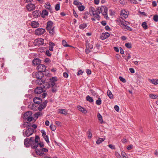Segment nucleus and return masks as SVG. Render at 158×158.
<instances>
[{
	"label": "nucleus",
	"mask_w": 158,
	"mask_h": 158,
	"mask_svg": "<svg viewBox=\"0 0 158 158\" xmlns=\"http://www.w3.org/2000/svg\"><path fill=\"white\" fill-rule=\"evenodd\" d=\"M50 128L51 129V130L52 131H54L56 129V126L53 124H51L50 125Z\"/></svg>",
	"instance_id": "nucleus-40"
},
{
	"label": "nucleus",
	"mask_w": 158,
	"mask_h": 158,
	"mask_svg": "<svg viewBox=\"0 0 158 158\" xmlns=\"http://www.w3.org/2000/svg\"><path fill=\"white\" fill-rule=\"evenodd\" d=\"M44 43V40L40 38L35 40L34 42V44L36 46H39L43 45Z\"/></svg>",
	"instance_id": "nucleus-3"
},
{
	"label": "nucleus",
	"mask_w": 158,
	"mask_h": 158,
	"mask_svg": "<svg viewBox=\"0 0 158 158\" xmlns=\"http://www.w3.org/2000/svg\"><path fill=\"white\" fill-rule=\"evenodd\" d=\"M46 54L49 56H50L51 55V54L48 50L46 51Z\"/></svg>",
	"instance_id": "nucleus-60"
},
{
	"label": "nucleus",
	"mask_w": 158,
	"mask_h": 158,
	"mask_svg": "<svg viewBox=\"0 0 158 158\" xmlns=\"http://www.w3.org/2000/svg\"><path fill=\"white\" fill-rule=\"evenodd\" d=\"M149 97L151 98L156 99L158 98V95L156 94H150Z\"/></svg>",
	"instance_id": "nucleus-27"
},
{
	"label": "nucleus",
	"mask_w": 158,
	"mask_h": 158,
	"mask_svg": "<svg viewBox=\"0 0 158 158\" xmlns=\"http://www.w3.org/2000/svg\"><path fill=\"white\" fill-rule=\"evenodd\" d=\"M32 115V112L31 111H28L24 114L23 118L24 119H27L28 121L31 122L33 119Z\"/></svg>",
	"instance_id": "nucleus-1"
},
{
	"label": "nucleus",
	"mask_w": 158,
	"mask_h": 158,
	"mask_svg": "<svg viewBox=\"0 0 158 158\" xmlns=\"http://www.w3.org/2000/svg\"><path fill=\"white\" fill-rule=\"evenodd\" d=\"M42 115V114L40 112H38L34 114V116L35 117L38 118L39 116Z\"/></svg>",
	"instance_id": "nucleus-38"
},
{
	"label": "nucleus",
	"mask_w": 158,
	"mask_h": 158,
	"mask_svg": "<svg viewBox=\"0 0 158 158\" xmlns=\"http://www.w3.org/2000/svg\"><path fill=\"white\" fill-rule=\"evenodd\" d=\"M55 9L56 10H58L60 9V4H57L55 6Z\"/></svg>",
	"instance_id": "nucleus-49"
},
{
	"label": "nucleus",
	"mask_w": 158,
	"mask_h": 158,
	"mask_svg": "<svg viewBox=\"0 0 158 158\" xmlns=\"http://www.w3.org/2000/svg\"><path fill=\"white\" fill-rule=\"evenodd\" d=\"M58 112L60 114L64 115H66L68 114L67 111L65 109H59L58 110Z\"/></svg>",
	"instance_id": "nucleus-18"
},
{
	"label": "nucleus",
	"mask_w": 158,
	"mask_h": 158,
	"mask_svg": "<svg viewBox=\"0 0 158 158\" xmlns=\"http://www.w3.org/2000/svg\"><path fill=\"white\" fill-rule=\"evenodd\" d=\"M133 147V146L131 144L128 146L127 147V148L128 150H131L132 149Z\"/></svg>",
	"instance_id": "nucleus-46"
},
{
	"label": "nucleus",
	"mask_w": 158,
	"mask_h": 158,
	"mask_svg": "<svg viewBox=\"0 0 158 158\" xmlns=\"http://www.w3.org/2000/svg\"><path fill=\"white\" fill-rule=\"evenodd\" d=\"M34 130L32 128H28L25 131V133L23 132V134L24 136L28 137L33 133Z\"/></svg>",
	"instance_id": "nucleus-5"
},
{
	"label": "nucleus",
	"mask_w": 158,
	"mask_h": 158,
	"mask_svg": "<svg viewBox=\"0 0 158 158\" xmlns=\"http://www.w3.org/2000/svg\"><path fill=\"white\" fill-rule=\"evenodd\" d=\"M34 102L37 104H40L42 102V99L38 97H35L33 99Z\"/></svg>",
	"instance_id": "nucleus-16"
},
{
	"label": "nucleus",
	"mask_w": 158,
	"mask_h": 158,
	"mask_svg": "<svg viewBox=\"0 0 158 158\" xmlns=\"http://www.w3.org/2000/svg\"><path fill=\"white\" fill-rule=\"evenodd\" d=\"M38 145V143H35L32 144L31 147L33 149L36 148Z\"/></svg>",
	"instance_id": "nucleus-36"
},
{
	"label": "nucleus",
	"mask_w": 158,
	"mask_h": 158,
	"mask_svg": "<svg viewBox=\"0 0 158 158\" xmlns=\"http://www.w3.org/2000/svg\"><path fill=\"white\" fill-rule=\"evenodd\" d=\"M49 44L50 46H52V47L55 45V44L52 42H49Z\"/></svg>",
	"instance_id": "nucleus-61"
},
{
	"label": "nucleus",
	"mask_w": 158,
	"mask_h": 158,
	"mask_svg": "<svg viewBox=\"0 0 158 158\" xmlns=\"http://www.w3.org/2000/svg\"><path fill=\"white\" fill-rule=\"evenodd\" d=\"M41 150L43 152H48V150L47 149L44 148H42Z\"/></svg>",
	"instance_id": "nucleus-55"
},
{
	"label": "nucleus",
	"mask_w": 158,
	"mask_h": 158,
	"mask_svg": "<svg viewBox=\"0 0 158 158\" xmlns=\"http://www.w3.org/2000/svg\"><path fill=\"white\" fill-rule=\"evenodd\" d=\"M97 116L98 120L99 121V122H100L101 123H102L103 119H102V117L100 113H98V114Z\"/></svg>",
	"instance_id": "nucleus-28"
},
{
	"label": "nucleus",
	"mask_w": 158,
	"mask_h": 158,
	"mask_svg": "<svg viewBox=\"0 0 158 158\" xmlns=\"http://www.w3.org/2000/svg\"><path fill=\"white\" fill-rule=\"evenodd\" d=\"M47 95V94L46 93H44L42 94V98H44Z\"/></svg>",
	"instance_id": "nucleus-54"
},
{
	"label": "nucleus",
	"mask_w": 158,
	"mask_h": 158,
	"mask_svg": "<svg viewBox=\"0 0 158 158\" xmlns=\"http://www.w3.org/2000/svg\"><path fill=\"white\" fill-rule=\"evenodd\" d=\"M40 140V138L38 136H36L35 138V143H38V142Z\"/></svg>",
	"instance_id": "nucleus-48"
},
{
	"label": "nucleus",
	"mask_w": 158,
	"mask_h": 158,
	"mask_svg": "<svg viewBox=\"0 0 158 158\" xmlns=\"http://www.w3.org/2000/svg\"><path fill=\"white\" fill-rule=\"evenodd\" d=\"M31 25L33 27L36 28L39 27V23L37 22L33 21L31 22Z\"/></svg>",
	"instance_id": "nucleus-20"
},
{
	"label": "nucleus",
	"mask_w": 158,
	"mask_h": 158,
	"mask_svg": "<svg viewBox=\"0 0 158 158\" xmlns=\"http://www.w3.org/2000/svg\"><path fill=\"white\" fill-rule=\"evenodd\" d=\"M129 70L130 72L132 73H134L135 72V71L134 69L132 68H130L129 69Z\"/></svg>",
	"instance_id": "nucleus-62"
},
{
	"label": "nucleus",
	"mask_w": 158,
	"mask_h": 158,
	"mask_svg": "<svg viewBox=\"0 0 158 158\" xmlns=\"http://www.w3.org/2000/svg\"><path fill=\"white\" fill-rule=\"evenodd\" d=\"M45 32V30L43 28H38L35 30V33L38 35L43 34Z\"/></svg>",
	"instance_id": "nucleus-9"
},
{
	"label": "nucleus",
	"mask_w": 158,
	"mask_h": 158,
	"mask_svg": "<svg viewBox=\"0 0 158 158\" xmlns=\"http://www.w3.org/2000/svg\"><path fill=\"white\" fill-rule=\"evenodd\" d=\"M107 8L104 6H102L100 9V11L102 12V14L104 15L106 19H108L109 18L107 15Z\"/></svg>",
	"instance_id": "nucleus-2"
},
{
	"label": "nucleus",
	"mask_w": 158,
	"mask_h": 158,
	"mask_svg": "<svg viewBox=\"0 0 158 158\" xmlns=\"http://www.w3.org/2000/svg\"><path fill=\"white\" fill-rule=\"evenodd\" d=\"M35 6L34 4H30L27 6V8L29 11H31L34 10L35 8Z\"/></svg>",
	"instance_id": "nucleus-12"
},
{
	"label": "nucleus",
	"mask_w": 158,
	"mask_h": 158,
	"mask_svg": "<svg viewBox=\"0 0 158 158\" xmlns=\"http://www.w3.org/2000/svg\"><path fill=\"white\" fill-rule=\"evenodd\" d=\"M115 155L117 158H121V156L118 152H115Z\"/></svg>",
	"instance_id": "nucleus-51"
},
{
	"label": "nucleus",
	"mask_w": 158,
	"mask_h": 158,
	"mask_svg": "<svg viewBox=\"0 0 158 158\" xmlns=\"http://www.w3.org/2000/svg\"><path fill=\"white\" fill-rule=\"evenodd\" d=\"M50 5L49 3L48 2L46 4L45 7L48 9H50Z\"/></svg>",
	"instance_id": "nucleus-42"
},
{
	"label": "nucleus",
	"mask_w": 158,
	"mask_h": 158,
	"mask_svg": "<svg viewBox=\"0 0 158 158\" xmlns=\"http://www.w3.org/2000/svg\"><path fill=\"white\" fill-rule=\"evenodd\" d=\"M47 102V101L45 100L40 104L38 107L39 110L40 111L45 108L46 106Z\"/></svg>",
	"instance_id": "nucleus-13"
},
{
	"label": "nucleus",
	"mask_w": 158,
	"mask_h": 158,
	"mask_svg": "<svg viewBox=\"0 0 158 158\" xmlns=\"http://www.w3.org/2000/svg\"><path fill=\"white\" fill-rule=\"evenodd\" d=\"M82 73L83 72L82 70H80L78 71V72L77 73V75H81L82 74Z\"/></svg>",
	"instance_id": "nucleus-58"
},
{
	"label": "nucleus",
	"mask_w": 158,
	"mask_h": 158,
	"mask_svg": "<svg viewBox=\"0 0 158 158\" xmlns=\"http://www.w3.org/2000/svg\"><path fill=\"white\" fill-rule=\"evenodd\" d=\"M110 35L108 32L102 33L100 35V38L102 40L106 39Z\"/></svg>",
	"instance_id": "nucleus-14"
},
{
	"label": "nucleus",
	"mask_w": 158,
	"mask_h": 158,
	"mask_svg": "<svg viewBox=\"0 0 158 158\" xmlns=\"http://www.w3.org/2000/svg\"><path fill=\"white\" fill-rule=\"evenodd\" d=\"M98 13H100V11L98 8L97 9V10H95L94 11L91 13L90 14L93 15L94 18L96 19H99V16Z\"/></svg>",
	"instance_id": "nucleus-4"
},
{
	"label": "nucleus",
	"mask_w": 158,
	"mask_h": 158,
	"mask_svg": "<svg viewBox=\"0 0 158 158\" xmlns=\"http://www.w3.org/2000/svg\"><path fill=\"white\" fill-rule=\"evenodd\" d=\"M149 81L154 85H157L158 84V79L157 80H154L152 79L151 80L150 79H148Z\"/></svg>",
	"instance_id": "nucleus-25"
},
{
	"label": "nucleus",
	"mask_w": 158,
	"mask_h": 158,
	"mask_svg": "<svg viewBox=\"0 0 158 158\" xmlns=\"http://www.w3.org/2000/svg\"><path fill=\"white\" fill-rule=\"evenodd\" d=\"M49 84V85H51L52 87H54L55 84V82H50V81Z\"/></svg>",
	"instance_id": "nucleus-53"
},
{
	"label": "nucleus",
	"mask_w": 158,
	"mask_h": 158,
	"mask_svg": "<svg viewBox=\"0 0 158 158\" xmlns=\"http://www.w3.org/2000/svg\"><path fill=\"white\" fill-rule=\"evenodd\" d=\"M153 20H158V15H154L153 17Z\"/></svg>",
	"instance_id": "nucleus-64"
},
{
	"label": "nucleus",
	"mask_w": 158,
	"mask_h": 158,
	"mask_svg": "<svg viewBox=\"0 0 158 158\" xmlns=\"http://www.w3.org/2000/svg\"><path fill=\"white\" fill-rule=\"evenodd\" d=\"M104 140L102 138H99L97 140L96 143L98 144H99L102 142H103Z\"/></svg>",
	"instance_id": "nucleus-33"
},
{
	"label": "nucleus",
	"mask_w": 158,
	"mask_h": 158,
	"mask_svg": "<svg viewBox=\"0 0 158 158\" xmlns=\"http://www.w3.org/2000/svg\"><path fill=\"white\" fill-rule=\"evenodd\" d=\"M107 94L110 98L112 99L113 98V94L110 90H108L107 91Z\"/></svg>",
	"instance_id": "nucleus-29"
},
{
	"label": "nucleus",
	"mask_w": 158,
	"mask_h": 158,
	"mask_svg": "<svg viewBox=\"0 0 158 158\" xmlns=\"http://www.w3.org/2000/svg\"><path fill=\"white\" fill-rule=\"evenodd\" d=\"M121 158H128L126 154L124 152H122L121 154Z\"/></svg>",
	"instance_id": "nucleus-31"
},
{
	"label": "nucleus",
	"mask_w": 158,
	"mask_h": 158,
	"mask_svg": "<svg viewBox=\"0 0 158 158\" xmlns=\"http://www.w3.org/2000/svg\"><path fill=\"white\" fill-rule=\"evenodd\" d=\"M93 46L92 44H86V48L89 49H92L93 48Z\"/></svg>",
	"instance_id": "nucleus-30"
},
{
	"label": "nucleus",
	"mask_w": 158,
	"mask_h": 158,
	"mask_svg": "<svg viewBox=\"0 0 158 158\" xmlns=\"http://www.w3.org/2000/svg\"><path fill=\"white\" fill-rule=\"evenodd\" d=\"M79 10L81 11H83L85 9V7L83 6H81L78 7Z\"/></svg>",
	"instance_id": "nucleus-44"
},
{
	"label": "nucleus",
	"mask_w": 158,
	"mask_h": 158,
	"mask_svg": "<svg viewBox=\"0 0 158 158\" xmlns=\"http://www.w3.org/2000/svg\"><path fill=\"white\" fill-rule=\"evenodd\" d=\"M126 47L128 48H131V43H127L125 44Z\"/></svg>",
	"instance_id": "nucleus-41"
},
{
	"label": "nucleus",
	"mask_w": 158,
	"mask_h": 158,
	"mask_svg": "<svg viewBox=\"0 0 158 158\" xmlns=\"http://www.w3.org/2000/svg\"><path fill=\"white\" fill-rule=\"evenodd\" d=\"M86 72L88 74H90L91 73V71L89 69H87Z\"/></svg>",
	"instance_id": "nucleus-63"
},
{
	"label": "nucleus",
	"mask_w": 158,
	"mask_h": 158,
	"mask_svg": "<svg viewBox=\"0 0 158 158\" xmlns=\"http://www.w3.org/2000/svg\"><path fill=\"white\" fill-rule=\"evenodd\" d=\"M63 75L64 77L65 78H67L68 77V74L67 73L65 72L63 74Z\"/></svg>",
	"instance_id": "nucleus-57"
},
{
	"label": "nucleus",
	"mask_w": 158,
	"mask_h": 158,
	"mask_svg": "<svg viewBox=\"0 0 158 158\" xmlns=\"http://www.w3.org/2000/svg\"><path fill=\"white\" fill-rule=\"evenodd\" d=\"M86 99L87 101L89 102H93V100L92 97L88 95L86 97Z\"/></svg>",
	"instance_id": "nucleus-32"
},
{
	"label": "nucleus",
	"mask_w": 158,
	"mask_h": 158,
	"mask_svg": "<svg viewBox=\"0 0 158 158\" xmlns=\"http://www.w3.org/2000/svg\"><path fill=\"white\" fill-rule=\"evenodd\" d=\"M30 141H29V139L28 138H26L24 140V144L27 147H29V143Z\"/></svg>",
	"instance_id": "nucleus-23"
},
{
	"label": "nucleus",
	"mask_w": 158,
	"mask_h": 158,
	"mask_svg": "<svg viewBox=\"0 0 158 158\" xmlns=\"http://www.w3.org/2000/svg\"><path fill=\"white\" fill-rule=\"evenodd\" d=\"M77 108H78V110L82 112V113H83L84 114H86L87 113V111L86 110V109H85L84 108H82V107H81V106H77Z\"/></svg>",
	"instance_id": "nucleus-22"
},
{
	"label": "nucleus",
	"mask_w": 158,
	"mask_h": 158,
	"mask_svg": "<svg viewBox=\"0 0 158 158\" xmlns=\"http://www.w3.org/2000/svg\"><path fill=\"white\" fill-rule=\"evenodd\" d=\"M43 92L42 88L40 87H37L34 90V93L36 94H40Z\"/></svg>",
	"instance_id": "nucleus-11"
},
{
	"label": "nucleus",
	"mask_w": 158,
	"mask_h": 158,
	"mask_svg": "<svg viewBox=\"0 0 158 158\" xmlns=\"http://www.w3.org/2000/svg\"><path fill=\"white\" fill-rule=\"evenodd\" d=\"M80 3L77 0L74 1L73 2V4L76 5H78Z\"/></svg>",
	"instance_id": "nucleus-56"
},
{
	"label": "nucleus",
	"mask_w": 158,
	"mask_h": 158,
	"mask_svg": "<svg viewBox=\"0 0 158 158\" xmlns=\"http://www.w3.org/2000/svg\"><path fill=\"white\" fill-rule=\"evenodd\" d=\"M39 10H35L34 11V12H33L32 13V15H33V16L35 17H38V16L39 15V14L40 12H39Z\"/></svg>",
	"instance_id": "nucleus-24"
},
{
	"label": "nucleus",
	"mask_w": 158,
	"mask_h": 158,
	"mask_svg": "<svg viewBox=\"0 0 158 158\" xmlns=\"http://www.w3.org/2000/svg\"><path fill=\"white\" fill-rule=\"evenodd\" d=\"M31 126V123L29 122H26L22 125V127L23 128H28Z\"/></svg>",
	"instance_id": "nucleus-19"
},
{
	"label": "nucleus",
	"mask_w": 158,
	"mask_h": 158,
	"mask_svg": "<svg viewBox=\"0 0 158 158\" xmlns=\"http://www.w3.org/2000/svg\"><path fill=\"white\" fill-rule=\"evenodd\" d=\"M142 27L145 29H147L148 28V26L147 25L146 22H144L142 23Z\"/></svg>",
	"instance_id": "nucleus-35"
},
{
	"label": "nucleus",
	"mask_w": 158,
	"mask_h": 158,
	"mask_svg": "<svg viewBox=\"0 0 158 158\" xmlns=\"http://www.w3.org/2000/svg\"><path fill=\"white\" fill-rule=\"evenodd\" d=\"M48 12L46 10H43L41 16L42 17L44 18L45 16L48 15Z\"/></svg>",
	"instance_id": "nucleus-26"
},
{
	"label": "nucleus",
	"mask_w": 158,
	"mask_h": 158,
	"mask_svg": "<svg viewBox=\"0 0 158 158\" xmlns=\"http://www.w3.org/2000/svg\"><path fill=\"white\" fill-rule=\"evenodd\" d=\"M102 101L100 98H99L98 100L96 101V103L98 105H100L101 104Z\"/></svg>",
	"instance_id": "nucleus-39"
},
{
	"label": "nucleus",
	"mask_w": 158,
	"mask_h": 158,
	"mask_svg": "<svg viewBox=\"0 0 158 158\" xmlns=\"http://www.w3.org/2000/svg\"><path fill=\"white\" fill-rule=\"evenodd\" d=\"M32 62L34 65H36L37 64H39L41 63V61L39 59L36 58L34 59L33 60Z\"/></svg>",
	"instance_id": "nucleus-21"
},
{
	"label": "nucleus",
	"mask_w": 158,
	"mask_h": 158,
	"mask_svg": "<svg viewBox=\"0 0 158 158\" xmlns=\"http://www.w3.org/2000/svg\"><path fill=\"white\" fill-rule=\"evenodd\" d=\"M32 75L34 78H36L39 79H41L42 77V73L40 72L33 73Z\"/></svg>",
	"instance_id": "nucleus-8"
},
{
	"label": "nucleus",
	"mask_w": 158,
	"mask_h": 158,
	"mask_svg": "<svg viewBox=\"0 0 158 158\" xmlns=\"http://www.w3.org/2000/svg\"><path fill=\"white\" fill-rule=\"evenodd\" d=\"M128 12L125 10H122L121 13V18L124 20L126 19L128 16Z\"/></svg>",
	"instance_id": "nucleus-10"
},
{
	"label": "nucleus",
	"mask_w": 158,
	"mask_h": 158,
	"mask_svg": "<svg viewBox=\"0 0 158 158\" xmlns=\"http://www.w3.org/2000/svg\"><path fill=\"white\" fill-rule=\"evenodd\" d=\"M62 43L64 47H72L71 46L69 45L65 40H63Z\"/></svg>",
	"instance_id": "nucleus-34"
},
{
	"label": "nucleus",
	"mask_w": 158,
	"mask_h": 158,
	"mask_svg": "<svg viewBox=\"0 0 158 158\" xmlns=\"http://www.w3.org/2000/svg\"><path fill=\"white\" fill-rule=\"evenodd\" d=\"M37 70L40 72H42L45 71L46 68L44 64H39L37 67Z\"/></svg>",
	"instance_id": "nucleus-7"
},
{
	"label": "nucleus",
	"mask_w": 158,
	"mask_h": 158,
	"mask_svg": "<svg viewBox=\"0 0 158 158\" xmlns=\"http://www.w3.org/2000/svg\"><path fill=\"white\" fill-rule=\"evenodd\" d=\"M49 31V33L51 35L54 34V27H53V28H51Z\"/></svg>",
	"instance_id": "nucleus-43"
},
{
	"label": "nucleus",
	"mask_w": 158,
	"mask_h": 158,
	"mask_svg": "<svg viewBox=\"0 0 158 158\" xmlns=\"http://www.w3.org/2000/svg\"><path fill=\"white\" fill-rule=\"evenodd\" d=\"M87 26V25L85 23H83V24H81L79 26V28L82 29H83L85 27H86Z\"/></svg>",
	"instance_id": "nucleus-37"
},
{
	"label": "nucleus",
	"mask_w": 158,
	"mask_h": 158,
	"mask_svg": "<svg viewBox=\"0 0 158 158\" xmlns=\"http://www.w3.org/2000/svg\"><path fill=\"white\" fill-rule=\"evenodd\" d=\"M41 132L42 134V135L44 139L48 143L49 142L48 137L46 135V132L44 130H42Z\"/></svg>",
	"instance_id": "nucleus-15"
},
{
	"label": "nucleus",
	"mask_w": 158,
	"mask_h": 158,
	"mask_svg": "<svg viewBox=\"0 0 158 158\" xmlns=\"http://www.w3.org/2000/svg\"><path fill=\"white\" fill-rule=\"evenodd\" d=\"M57 81V79L56 77H52L50 79V82H55Z\"/></svg>",
	"instance_id": "nucleus-45"
},
{
	"label": "nucleus",
	"mask_w": 158,
	"mask_h": 158,
	"mask_svg": "<svg viewBox=\"0 0 158 158\" xmlns=\"http://www.w3.org/2000/svg\"><path fill=\"white\" fill-rule=\"evenodd\" d=\"M114 109L117 112H118L119 111V108L117 105H115L114 106Z\"/></svg>",
	"instance_id": "nucleus-52"
},
{
	"label": "nucleus",
	"mask_w": 158,
	"mask_h": 158,
	"mask_svg": "<svg viewBox=\"0 0 158 158\" xmlns=\"http://www.w3.org/2000/svg\"><path fill=\"white\" fill-rule=\"evenodd\" d=\"M53 23L51 21H49L47 23V29L48 30H49L52 28L53 26Z\"/></svg>",
	"instance_id": "nucleus-17"
},
{
	"label": "nucleus",
	"mask_w": 158,
	"mask_h": 158,
	"mask_svg": "<svg viewBox=\"0 0 158 158\" xmlns=\"http://www.w3.org/2000/svg\"><path fill=\"white\" fill-rule=\"evenodd\" d=\"M119 79L121 81H122L123 82L125 83L126 82L125 79L123 77H119Z\"/></svg>",
	"instance_id": "nucleus-50"
},
{
	"label": "nucleus",
	"mask_w": 158,
	"mask_h": 158,
	"mask_svg": "<svg viewBox=\"0 0 158 158\" xmlns=\"http://www.w3.org/2000/svg\"><path fill=\"white\" fill-rule=\"evenodd\" d=\"M120 23L122 26H124V28L127 29L129 30H131V29L129 27L127 26V25L129 24V23L126 20H120Z\"/></svg>",
	"instance_id": "nucleus-6"
},
{
	"label": "nucleus",
	"mask_w": 158,
	"mask_h": 158,
	"mask_svg": "<svg viewBox=\"0 0 158 158\" xmlns=\"http://www.w3.org/2000/svg\"><path fill=\"white\" fill-rule=\"evenodd\" d=\"M38 145H39L41 148H43L44 146V144L43 142H40L38 143Z\"/></svg>",
	"instance_id": "nucleus-59"
},
{
	"label": "nucleus",
	"mask_w": 158,
	"mask_h": 158,
	"mask_svg": "<svg viewBox=\"0 0 158 158\" xmlns=\"http://www.w3.org/2000/svg\"><path fill=\"white\" fill-rule=\"evenodd\" d=\"M36 83L38 85H41L42 83H43V82L42 81L40 80H37L36 82Z\"/></svg>",
	"instance_id": "nucleus-47"
}]
</instances>
